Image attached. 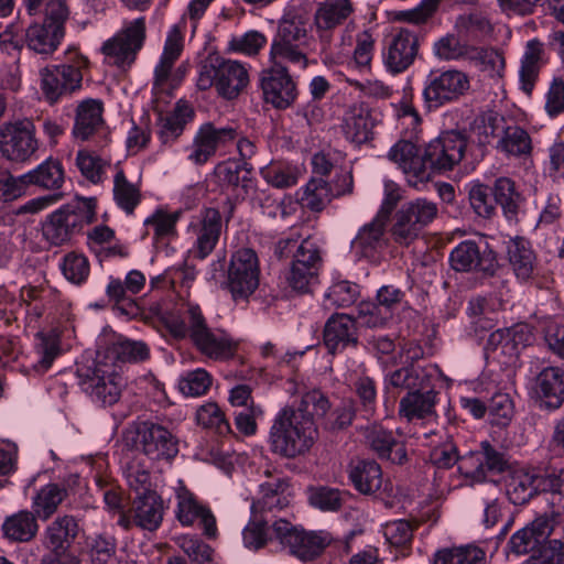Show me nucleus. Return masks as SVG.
<instances>
[{"mask_svg": "<svg viewBox=\"0 0 564 564\" xmlns=\"http://www.w3.org/2000/svg\"><path fill=\"white\" fill-rule=\"evenodd\" d=\"M113 199L116 204L128 215L133 214L135 207L141 202V191L137 184L131 183L123 170L117 166L113 176Z\"/></svg>", "mask_w": 564, "mask_h": 564, "instance_id": "52", "label": "nucleus"}, {"mask_svg": "<svg viewBox=\"0 0 564 564\" xmlns=\"http://www.w3.org/2000/svg\"><path fill=\"white\" fill-rule=\"evenodd\" d=\"M259 80L263 100L278 110L288 109L297 98L296 84L281 63L263 69Z\"/></svg>", "mask_w": 564, "mask_h": 564, "instance_id": "16", "label": "nucleus"}, {"mask_svg": "<svg viewBox=\"0 0 564 564\" xmlns=\"http://www.w3.org/2000/svg\"><path fill=\"white\" fill-rule=\"evenodd\" d=\"M468 59L479 66L482 72L489 73L490 76H501L505 69L502 54L494 48L473 46Z\"/></svg>", "mask_w": 564, "mask_h": 564, "instance_id": "61", "label": "nucleus"}, {"mask_svg": "<svg viewBox=\"0 0 564 564\" xmlns=\"http://www.w3.org/2000/svg\"><path fill=\"white\" fill-rule=\"evenodd\" d=\"M358 343L356 319L347 314H334L324 327V344L328 351L336 354Z\"/></svg>", "mask_w": 564, "mask_h": 564, "instance_id": "29", "label": "nucleus"}, {"mask_svg": "<svg viewBox=\"0 0 564 564\" xmlns=\"http://www.w3.org/2000/svg\"><path fill=\"white\" fill-rule=\"evenodd\" d=\"M269 438L273 453L295 458L310 452L318 438V430L312 414L294 412V406L286 405L276 414Z\"/></svg>", "mask_w": 564, "mask_h": 564, "instance_id": "3", "label": "nucleus"}, {"mask_svg": "<svg viewBox=\"0 0 564 564\" xmlns=\"http://www.w3.org/2000/svg\"><path fill=\"white\" fill-rule=\"evenodd\" d=\"M388 158L408 175L409 181L423 183L429 181V172L425 163V150L421 151L409 140L398 141L389 151Z\"/></svg>", "mask_w": 564, "mask_h": 564, "instance_id": "27", "label": "nucleus"}, {"mask_svg": "<svg viewBox=\"0 0 564 564\" xmlns=\"http://www.w3.org/2000/svg\"><path fill=\"white\" fill-rule=\"evenodd\" d=\"M386 220L375 217L364 225L351 241V248L359 257L373 258L377 252L388 245L386 237Z\"/></svg>", "mask_w": 564, "mask_h": 564, "instance_id": "33", "label": "nucleus"}, {"mask_svg": "<svg viewBox=\"0 0 564 564\" xmlns=\"http://www.w3.org/2000/svg\"><path fill=\"white\" fill-rule=\"evenodd\" d=\"M543 44L538 40H531L527 43L524 54L521 58L519 70L521 89L530 95L542 65Z\"/></svg>", "mask_w": 564, "mask_h": 564, "instance_id": "45", "label": "nucleus"}, {"mask_svg": "<svg viewBox=\"0 0 564 564\" xmlns=\"http://www.w3.org/2000/svg\"><path fill=\"white\" fill-rule=\"evenodd\" d=\"M68 489L63 484L50 482L41 487L32 497V511L40 520H48L67 498Z\"/></svg>", "mask_w": 564, "mask_h": 564, "instance_id": "41", "label": "nucleus"}, {"mask_svg": "<svg viewBox=\"0 0 564 564\" xmlns=\"http://www.w3.org/2000/svg\"><path fill=\"white\" fill-rule=\"evenodd\" d=\"M137 446L151 460H172L178 453V441L166 427L149 421L137 427Z\"/></svg>", "mask_w": 564, "mask_h": 564, "instance_id": "17", "label": "nucleus"}, {"mask_svg": "<svg viewBox=\"0 0 564 564\" xmlns=\"http://www.w3.org/2000/svg\"><path fill=\"white\" fill-rule=\"evenodd\" d=\"M237 137L238 132L231 126L216 127L206 122L197 130L187 159L195 165H203L216 154L218 148L232 142Z\"/></svg>", "mask_w": 564, "mask_h": 564, "instance_id": "18", "label": "nucleus"}, {"mask_svg": "<svg viewBox=\"0 0 564 564\" xmlns=\"http://www.w3.org/2000/svg\"><path fill=\"white\" fill-rule=\"evenodd\" d=\"M33 348L36 358L33 369L39 373H45L62 355L61 337L54 329L39 332L34 336Z\"/></svg>", "mask_w": 564, "mask_h": 564, "instance_id": "40", "label": "nucleus"}, {"mask_svg": "<svg viewBox=\"0 0 564 564\" xmlns=\"http://www.w3.org/2000/svg\"><path fill=\"white\" fill-rule=\"evenodd\" d=\"M79 532V524L75 517L64 514L50 522L41 536L45 550H59L68 552Z\"/></svg>", "mask_w": 564, "mask_h": 564, "instance_id": "30", "label": "nucleus"}, {"mask_svg": "<svg viewBox=\"0 0 564 564\" xmlns=\"http://www.w3.org/2000/svg\"><path fill=\"white\" fill-rule=\"evenodd\" d=\"M473 46L463 43L457 35L446 34L433 45L435 56L442 61H457L469 57Z\"/></svg>", "mask_w": 564, "mask_h": 564, "instance_id": "60", "label": "nucleus"}, {"mask_svg": "<svg viewBox=\"0 0 564 564\" xmlns=\"http://www.w3.org/2000/svg\"><path fill=\"white\" fill-rule=\"evenodd\" d=\"M400 209L422 228L431 224L438 214V207L436 203L426 198H416L410 200L403 204Z\"/></svg>", "mask_w": 564, "mask_h": 564, "instance_id": "62", "label": "nucleus"}, {"mask_svg": "<svg viewBox=\"0 0 564 564\" xmlns=\"http://www.w3.org/2000/svg\"><path fill=\"white\" fill-rule=\"evenodd\" d=\"M541 492L547 495L552 516L564 513V469H544L538 479Z\"/></svg>", "mask_w": 564, "mask_h": 564, "instance_id": "46", "label": "nucleus"}, {"mask_svg": "<svg viewBox=\"0 0 564 564\" xmlns=\"http://www.w3.org/2000/svg\"><path fill=\"white\" fill-rule=\"evenodd\" d=\"M430 460L440 469H448L458 463V471L470 485L484 482L489 474H501L508 468L505 453L488 441L481 442L478 451L460 457L451 436L431 449Z\"/></svg>", "mask_w": 564, "mask_h": 564, "instance_id": "2", "label": "nucleus"}, {"mask_svg": "<svg viewBox=\"0 0 564 564\" xmlns=\"http://www.w3.org/2000/svg\"><path fill=\"white\" fill-rule=\"evenodd\" d=\"M75 164L80 174L93 184L102 183L107 177V170L111 165L109 160L86 149L77 152Z\"/></svg>", "mask_w": 564, "mask_h": 564, "instance_id": "54", "label": "nucleus"}, {"mask_svg": "<svg viewBox=\"0 0 564 564\" xmlns=\"http://www.w3.org/2000/svg\"><path fill=\"white\" fill-rule=\"evenodd\" d=\"M289 484L285 480L276 479L261 485V497L252 502L251 513L263 517L264 513L281 511L289 505L285 491Z\"/></svg>", "mask_w": 564, "mask_h": 564, "instance_id": "39", "label": "nucleus"}, {"mask_svg": "<svg viewBox=\"0 0 564 564\" xmlns=\"http://www.w3.org/2000/svg\"><path fill=\"white\" fill-rule=\"evenodd\" d=\"M25 174L29 185L45 189H59L64 184V170L57 160L47 159Z\"/></svg>", "mask_w": 564, "mask_h": 564, "instance_id": "51", "label": "nucleus"}, {"mask_svg": "<svg viewBox=\"0 0 564 564\" xmlns=\"http://www.w3.org/2000/svg\"><path fill=\"white\" fill-rule=\"evenodd\" d=\"M37 150L36 128L31 119H17L0 126V154L7 161L28 162Z\"/></svg>", "mask_w": 564, "mask_h": 564, "instance_id": "11", "label": "nucleus"}, {"mask_svg": "<svg viewBox=\"0 0 564 564\" xmlns=\"http://www.w3.org/2000/svg\"><path fill=\"white\" fill-rule=\"evenodd\" d=\"M262 175L273 187L284 189L299 183L301 171L293 165H273L262 171Z\"/></svg>", "mask_w": 564, "mask_h": 564, "instance_id": "63", "label": "nucleus"}, {"mask_svg": "<svg viewBox=\"0 0 564 564\" xmlns=\"http://www.w3.org/2000/svg\"><path fill=\"white\" fill-rule=\"evenodd\" d=\"M68 14L66 3L53 0L47 4L44 21L42 23L35 22L26 29V46L36 54L52 55L65 35L64 24L68 19Z\"/></svg>", "mask_w": 564, "mask_h": 564, "instance_id": "9", "label": "nucleus"}, {"mask_svg": "<svg viewBox=\"0 0 564 564\" xmlns=\"http://www.w3.org/2000/svg\"><path fill=\"white\" fill-rule=\"evenodd\" d=\"M247 163L223 162L215 167V176L218 184L226 189L238 191L237 195L249 193L253 186L251 167Z\"/></svg>", "mask_w": 564, "mask_h": 564, "instance_id": "38", "label": "nucleus"}, {"mask_svg": "<svg viewBox=\"0 0 564 564\" xmlns=\"http://www.w3.org/2000/svg\"><path fill=\"white\" fill-rule=\"evenodd\" d=\"M419 50V35L402 28L387 42L382 53L383 64L391 74L403 73L414 63Z\"/></svg>", "mask_w": 564, "mask_h": 564, "instance_id": "19", "label": "nucleus"}, {"mask_svg": "<svg viewBox=\"0 0 564 564\" xmlns=\"http://www.w3.org/2000/svg\"><path fill=\"white\" fill-rule=\"evenodd\" d=\"M85 544L88 556L94 564H109L116 557L117 540L110 534L89 535Z\"/></svg>", "mask_w": 564, "mask_h": 564, "instance_id": "56", "label": "nucleus"}, {"mask_svg": "<svg viewBox=\"0 0 564 564\" xmlns=\"http://www.w3.org/2000/svg\"><path fill=\"white\" fill-rule=\"evenodd\" d=\"M451 267L457 272L479 271L487 275H494L498 262L495 253L473 240H465L458 243L449 254Z\"/></svg>", "mask_w": 564, "mask_h": 564, "instance_id": "20", "label": "nucleus"}, {"mask_svg": "<svg viewBox=\"0 0 564 564\" xmlns=\"http://www.w3.org/2000/svg\"><path fill=\"white\" fill-rule=\"evenodd\" d=\"M165 326L174 338H188L200 355L215 361L232 358L238 348L226 330L208 326L198 305L188 304L183 317H167Z\"/></svg>", "mask_w": 564, "mask_h": 564, "instance_id": "1", "label": "nucleus"}, {"mask_svg": "<svg viewBox=\"0 0 564 564\" xmlns=\"http://www.w3.org/2000/svg\"><path fill=\"white\" fill-rule=\"evenodd\" d=\"M272 533L290 555L302 562L317 558L334 540L327 531H307L282 518L272 522Z\"/></svg>", "mask_w": 564, "mask_h": 564, "instance_id": "7", "label": "nucleus"}, {"mask_svg": "<svg viewBox=\"0 0 564 564\" xmlns=\"http://www.w3.org/2000/svg\"><path fill=\"white\" fill-rule=\"evenodd\" d=\"M535 390L549 409H557L564 402V370L546 367L536 377Z\"/></svg>", "mask_w": 564, "mask_h": 564, "instance_id": "35", "label": "nucleus"}, {"mask_svg": "<svg viewBox=\"0 0 564 564\" xmlns=\"http://www.w3.org/2000/svg\"><path fill=\"white\" fill-rule=\"evenodd\" d=\"M485 551L468 544L438 550L434 554L433 564H485Z\"/></svg>", "mask_w": 564, "mask_h": 564, "instance_id": "53", "label": "nucleus"}, {"mask_svg": "<svg viewBox=\"0 0 564 564\" xmlns=\"http://www.w3.org/2000/svg\"><path fill=\"white\" fill-rule=\"evenodd\" d=\"M312 40L305 18L288 13L279 22L271 43L270 59L281 64L290 63L305 69L308 65L307 50Z\"/></svg>", "mask_w": 564, "mask_h": 564, "instance_id": "5", "label": "nucleus"}, {"mask_svg": "<svg viewBox=\"0 0 564 564\" xmlns=\"http://www.w3.org/2000/svg\"><path fill=\"white\" fill-rule=\"evenodd\" d=\"M348 476L355 489L362 495H372L382 486V470L372 459H356L348 466Z\"/></svg>", "mask_w": 564, "mask_h": 564, "instance_id": "34", "label": "nucleus"}, {"mask_svg": "<svg viewBox=\"0 0 564 564\" xmlns=\"http://www.w3.org/2000/svg\"><path fill=\"white\" fill-rule=\"evenodd\" d=\"M80 389L102 406H111L121 397V376L111 362L97 359L93 366L78 369Z\"/></svg>", "mask_w": 564, "mask_h": 564, "instance_id": "10", "label": "nucleus"}, {"mask_svg": "<svg viewBox=\"0 0 564 564\" xmlns=\"http://www.w3.org/2000/svg\"><path fill=\"white\" fill-rule=\"evenodd\" d=\"M248 83V70L241 63L219 55H209L198 67L197 88L208 90L214 87L227 100L237 98Z\"/></svg>", "mask_w": 564, "mask_h": 564, "instance_id": "6", "label": "nucleus"}, {"mask_svg": "<svg viewBox=\"0 0 564 564\" xmlns=\"http://www.w3.org/2000/svg\"><path fill=\"white\" fill-rule=\"evenodd\" d=\"M95 218L96 199L76 198L45 218L42 223V237L50 246H64Z\"/></svg>", "mask_w": 564, "mask_h": 564, "instance_id": "4", "label": "nucleus"}, {"mask_svg": "<svg viewBox=\"0 0 564 564\" xmlns=\"http://www.w3.org/2000/svg\"><path fill=\"white\" fill-rule=\"evenodd\" d=\"M431 376L422 368L414 365L402 367L390 372L386 378L387 388L408 390L426 389L430 386Z\"/></svg>", "mask_w": 564, "mask_h": 564, "instance_id": "49", "label": "nucleus"}, {"mask_svg": "<svg viewBox=\"0 0 564 564\" xmlns=\"http://www.w3.org/2000/svg\"><path fill=\"white\" fill-rule=\"evenodd\" d=\"M492 194L495 202L501 206L505 216L510 220L514 219L521 203V196L516 191L514 182L508 177L496 180Z\"/></svg>", "mask_w": 564, "mask_h": 564, "instance_id": "55", "label": "nucleus"}, {"mask_svg": "<svg viewBox=\"0 0 564 564\" xmlns=\"http://www.w3.org/2000/svg\"><path fill=\"white\" fill-rule=\"evenodd\" d=\"M507 251L516 275L522 280L531 278L535 268V256L530 242L517 237L508 242Z\"/></svg>", "mask_w": 564, "mask_h": 564, "instance_id": "47", "label": "nucleus"}, {"mask_svg": "<svg viewBox=\"0 0 564 564\" xmlns=\"http://www.w3.org/2000/svg\"><path fill=\"white\" fill-rule=\"evenodd\" d=\"M110 351L121 362L138 364L150 358V348L142 340L120 338L112 344Z\"/></svg>", "mask_w": 564, "mask_h": 564, "instance_id": "58", "label": "nucleus"}, {"mask_svg": "<svg viewBox=\"0 0 564 564\" xmlns=\"http://www.w3.org/2000/svg\"><path fill=\"white\" fill-rule=\"evenodd\" d=\"M423 228L419 226L404 212L398 209L391 227V237L400 246L408 247L421 235Z\"/></svg>", "mask_w": 564, "mask_h": 564, "instance_id": "59", "label": "nucleus"}, {"mask_svg": "<svg viewBox=\"0 0 564 564\" xmlns=\"http://www.w3.org/2000/svg\"><path fill=\"white\" fill-rule=\"evenodd\" d=\"M467 137L455 130L443 132L424 148L429 180L434 172L453 170L465 156Z\"/></svg>", "mask_w": 564, "mask_h": 564, "instance_id": "14", "label": "nucleus"}, {"mask_svg": "<svg viewBox=\"0 0 564 564\" xmlns=\"http://www.w3.org/2000/svg\"><path fill=\"white\" fill-rule=\"evenodd\" d=\"M345 193V189L333 191L323 177H312L302 188L299 202L311 212H322L333 197Z\"/></svg>", "mask_w": 564, "mask_h": 564, "instance_id": "42", "label": "nucleus"}, {"mask_svg": "<svg viewBox=\"0 0 564 564\" xmlns=\"http://www.w3.org/2000/svg\"><path fill=\"white\" fill-rule=\"evenodd\" d=\"M87 66V57L77 55L72 63L42 67L39 77L44 100L53 106L79 90L83 83L82 69Z\"/></svg>", "mask_w": 564, "mask_h": 564, "instance_id": "8", "label": "nucleus"}, {"mask_svg": "<svg viewBox=\"0 0 564 564\" xmlns=\"http://www.w3.org/2000/svg\"><path fill=\"white\" fill-rule=\"evenodd\" d=\"M188 229L195 235V257L205 259L215 249L219 241L223 219L220 212L214 207L200 209L197 216L191 221Z\"/></svg>", "mask_w": 564, "mask_h": 564, "instance_id": "21", "label": "nucleus"}, {"mask_svg": "<svg viewBox=\"0 0 564 564\" xmlns=\"http://www.w3.org/2000/svg\"><path fill=\"white\" fill-rule=\"evenodd\" d=\"M541 476V471L535 473L534 470H516L507 486V494L509 499L514 505L527 503L534 495L541 492L538 479Z\"/></svg>", "mask_w": 564, "mask_h": 564, "instance_id": "44", "label": "nucleus"}, {"mask_svg": "<svg viewBox=\"0 0 564 564\" xmlns=\"http://www.w3.org/2000/svg\"><path fill=\"white\" fill-rule=\"evenodd\" d=\"M350 0H325L319 3L314 13V25L323 50L332 40V31L341 25L352 13Z\"/></svg>", "mask_w": 564, "mask_h": 564, "instance_id": "25", "label": "nucleus"}, {"mask_svg": "<svg viewBox=\"0 0 564 564\" xmlns=\"http://www.w3.org/2000/svg\"><path fill=\"white\" fill-rule=\"evenodd\" d=\"M195 111L185 100H178L173 110L159 119V135L163 143L175 141L184 131L186 124L194 119Z\"/></svg>", "mask_w": 564, "mask_h": 564, "instance_id": "37", "label": "nucleus"}, {"mask_svg": "<svg viewBox=\"0 0 564 564\" xmlns=\"http://www.w3.org/2000/svg\"><path fill=\"white\" fill-rule=\"evenodd\" d=\"M268 521L264 517L252 513L249 522L242 531L243 544L247 549L258 551L263 549L272 540Z\"/></svg>", "mask_w": 564, "mask_h": 564, "instance_id": "57", "label": "nucleus"}, {"mask_svg": "<svg viewBox=\"0 0 564 564\" xmlns=\"http://www.w3.org/2000/svg\"><path fill=\"white\" fill-rule=\"evenodd\" d=\"M131 507L137 528L153 532L161 527L165 506L162 497L156 491L137 495L131 502Z\"/></svg>", "mask_w": 564, "mask_h": 564, "instance_id": "28", "label": "nucleus"}, {"mask_svg": "<svg viewBox=\"0 0 564 564\" xmlns=\"http://www.w3.org/2000/svg\"><path fill=\"white\" fill-rule=\"evenodd\" d=\"M507 127L503 116L497 111L488 110L475 118L471 129L479 144L486 145L494 139L501 138Z\"/></svg>", "mask_w": 564, "mask_h": 564, "instance_id": "50", "label": "nucleus"}, {"mask_svg": "<svg viewBox=\"0 0 564 564\" xmlns=\"http://www.w3.org/2000/svg\"><path fill=\"white\" fill-rule=\"evenodd\" d=\"M260 267L256 251L240 248L231 254L227 288L235 301L248 300L259 286Z\"/></svg>", "mask_w": 564, "mask_h": 564, "instance_id": "13", "label": "nucleus"}, {"mask_svg": "<svg viewBox=\"0 0 564 564\" xmlns=\"http://www.w3.org/2000/svg\"><path fill=\"white\" fill-rule=\"evenodd\" d=\"M102 102L97 99H85L75 109L72 134L75 140L88 141L97 135L107 134V126L102 117Z\"/></svg>", "mask_w": 564, "mask_h": 564, "instance_id": "24", "label": "nucleus"}, {"mask_svg": "<svg viewBox=\"0 0 564 564\" xmlns=\"http://www.w3.org/2000/svg\"><path fill=\"white\" fill-rule=\"evenodd\" d=\"M496 149L507 158L522 159L532 152V140L528 131L519 126H508L501 138L497 140Z\"/></svg>", "mask_w": 564, "mask_h": 564, "instance_id": "43", "label": "nucleus"}, {"mask_svg": "<svg viewBox=\"0 0 564 564\" xmlns=\"http://www.w3.org/2000/svg\"><path fill=\"white\" fill-rule=\"evenodd\" d=\"M408 392L399 402V416L412 422L414 420H431L437 416L435 405L437 393L433 389Z\"/></svg>", "mask_w": 564, "mask_h": 564, "instance_id": "32", "label": "nucleus"}, {"mask_svg": "<svg viewBox=\"0 0 564 564\" xmlns=\"http://www.w3.org/2000/svg\"><path fill=\"white\" fill-rule=\"evenodd\" d=\"M183 46L184 39L181 28L178 25H173L167 33L160 62L154 69V90L165 91L167 89L171 70L175 62L180 58Z\"/></svg>", "mask_w": 564, "mask_h": 564, "instance_id": "31", "label": "nucleus"}, {"mask_svg": "<svg viewBox=\"0 0 564 564\" xmlns=\"http://www.w3.org/2000/svg\"><path fill=\"white\" fill-rule=\"evenodd\" d=\"M145 33L143 17L128 22L120 32L102 44L101 52L106 62L123 69L130 67L143 46Z\"/></svg>", "mask_w": 564, "mask_h": 564, "instance_id": "12", "label": "nucleus"}, {"mask_svg": "<svg viewBox=\"0 0 564 564\" xmlns=\"http://www.w3.org/2000/svg\"><path fill=\"white\" fill-rule=\"evenodd\" d=\"M37 519L32 510L18 511L4 519L1 525L2 534L10 542H30L39 532Z\"/></svg>", "mask_w": 564, "mask_h": 564, "instance_id": "36", "label": "nucleus"}, {"mask_svg": "<svg viewBox=\"0 0 564 564\" xmlns=\"http://www.w3.org/2000/svg\"><path fill=\"white\" fill-rule=\"evenodd\" d=\"M182 216V210L169 213L156 209L144 220V225L152 229L153 240L156 245H167L177 237L176 224Z\"/></svg>", "mask_w": 564, "mask_h": 564, "instance_id": "48", "label": "nucleus"}, {"mask_svg": "<svg viewBox=\"0 0 564 564\" xmlns=\"http://www.w3.org/2000/svg\"><path fill=\"white\" fill-rule=\"evenodd\" d=\"M380 112L365 102L351 105L344 115L343 131L347 140L362 144L373 138V129L380 122Z\"/></svg>", "mask_w": 564, "mask_h": 564, "instance_id": "23", "label": "nucleus"}, {"mask_svg": "<svg viewBox=\"0 0 564 564\" xmlns=\"http://www.w3.org/2000/svg\"><path fill=\"white\" fill-rule=\"evenodd\" d=\"M391 317L392 313L377 302L362 301L358 305L357 319L366 327H383Z\"/></svg>", "mask_w": 564, "mask_h": 564, "instance_id": "64", "label": "nucleus"}, {"mask_svg": "<svg viewBox=\"0 0 564 564\" xmlns=\"http://www.w3.org/2000/svg\"><path fill=\"white\" fill-rule=\"evenodd\" d=\"M469 88V76L463 70L451 68L432 72L426 79L423 97L430 107H441L459 99Z\"/></svg>", "mask_w": 564, "mask_h": 564, "instance_id": "15", "label": "nucleus"}, {"mask_svg": "<svg viewBox=\"0 0 564 564\" xmlns=\"http://www.w3.org/2000/svg\"><path fill=\"white\" fill-rule=\"evenodd\" d=\"M176 510L175 517L183 525H192L195 521H199L205 535L208 538L216 536L217 525L216 519L212 511L202 505L196 496L185 486L180 485L176 489Z\"/></svg>", "mask_w": 564, "mask_h": 564, "instance_id": "22", "label": "nucleus"}, {"mask_svg": "<svg viewBox=\"0 0 564 564\" xmlns=\"http://www.w3.org/2000/svg\"><path fill=\"white\" fill-rule=\"evenodd\" d=\"M366 445L380 458L403 464L406 462V451L392 431L378 424L367 425L361 429Z\"/></svg>", "mask_w": 564, "mask_h": 564, "instance_id": "26", "label": "nucleus"}]
</instances>
